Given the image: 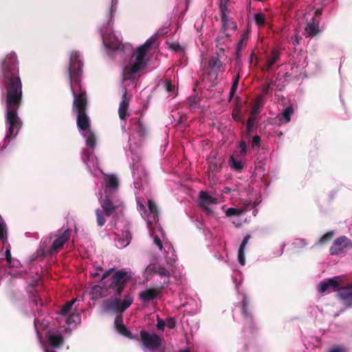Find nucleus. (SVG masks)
I'll return each mask as SVG.
<instances>
[{
    "instance_id": "39",
    "label": "nucleus",
    "mask_w": 352,
    "mask_h": 352,
    "mask_svg": "<svg viewBox=\"0 0 352 352\" xmlns=\"http://www.w3.org/2000/svg\"><path fill=\"white\" fill-rule=\"evenodd\" d=\"M115 241H116V245L118 248H123L129 245L127 241H125V239H124V237H122V236H120L119 235H117V236L115 239Z\"/></svg>"
},
{
    "instance_id": "46",
    "label": "nucleus",
    "mask_w": 352,
    "mask_h": 352,
    "mask_svg": "<svg viewBox=\"0 0 352 352\" xmlns=\"http://www.w3.org/2000/svg\"><path fill=\"white\" fill-rule=\"evenodd\" d=\"M91 153H92V151H91L89 149H87V148H85L83 150L82 159L85 163H86V164L87 163V162L89 160V157H90V155L91 154Z\"/></svg>"
},
{
    "instance_id": "26",
    "label": "nucleus",
    "mask_w": 352,
    "mask_h": 352,
    "mask_svg": "<svg viewBox=\"0 0 352 352\" xmlns=\"http://www.w3.org/2000/svg\"><path fill=\"white\" fill-rule=\"evenodd\" d=\"M50 344L54 348H59L64 343V338L61 334L50 335L48 338Z\"/></svg>"
},
{
    "instance_id": "49",
    "label": "nucleus",
    "mask_w": 352,
    "mask_h": 352,
    "mask_svg": "<svg viewBox=\"0 0 352 352\" xmlns=\"http://www.w3.org/2000/svg\"><path fill=\"white\" fill-rule=\"evenodd\" d=\"M260 107L258 104H254L250 111V116L256 118L257 115L259 113Z\"/></svg>"
},
{
    "instance_id": "22",
    "label": "nucleus",
    "mask_w": 352,
    "mask_h": 352,
    "mask_svg": "<svg viewBox=\"0 0 352 352\" xmlns=\"http://www.w3.org/2000/svg\"><path fill=\"white\" fill-rule=\"evenodd\" d=\"M250 238V234H247L243 238L238 251V261L241 265L245 264V249Z\"/></svg>"
},
{
    "instance_id": "64",
    "label": "nucleus",
    "mask_w": 352,
    "mask_h": 352,
    "mask_svg": "<svg viewBox=\"0 0 352 352\" xmlns=\"http://www.w3.org/2000/svg\"><path fill=\"white\" fill-rule=\"evenodd\" d=\"M175 262V260L174 258H168L166 260V263L168 265H173Z\"/></svg>"
},
{
    "instance_id": "8",
    "label": "nucleus",
    "mask_w": 352,
    "mask_h": 352,
    "mask_svg": "<svg viewBox=\"0 0 352 352\" xmlns=\"http://www.w3.org/2000/svg\"><path fill=\"white\" fill-rule=\"evenodd\" d=\"M218 204V199L212 197L208 192L200 191L198 197V205L207 214L212 213V208Z\"/></svg>"
},
{
    "instance_id": "5",
    "label": "nucleus",
    "mask_w": 352,
    "mask_h": 352,
    "mask_svg": "<svg viewBox=\"0 0 352 352\" xmlns=\"http://www.w3.org/2000/svg\"><path fill=\"white\" fill-rule=\"evenodd\" d=\"M220 69V58L218 53L212 56L204 67V80L211 83L212 87L219 84L218 76Z\"/></svg>"
},
{
    "instance_id": "33",
    "label": "nucleus",
    "mask_w": 352,
    "mask_h": 352,
    "mask_svg": "<svg viewBox=\"0 0 352 352\" xmlns=\"http://www.w3.org/2000/svg\"><path fill=\"white\" fill-rule=\"evenodd\" d=\"M307 245V242L305 239H296L292 243L293 248L299 250L304 248Z\"/></svg>"
},
{
    "instance_id": "36",
    "label": "nucleus",
    "mask_w": 352,
    "mask_h": 352,
    "mask_svg": "<svg viewBox=\"0 0 352 352\" xmlns=\"http://www.w3.org/2000/svg\"><path fill=\"white\" fill-rule=\"evenodd\" d=\"M157 38L155 36L150 37L146 41V42L141 46L145 51L148 52V51L151 49V47L155 43Z\"/></svg>"
},
{
    "instance_id": "40",
    "label": "nucleus",
    "mask_w": 352,
    "mask_h": 352,
    "mask_svg": "<svg viewBox=\"0 0 352 352\" xmlns=\"http://www.w3.org/2000/svg\"><path fill=\"white\" fill-rule=\"evenodd\" d=\"M248 300L245 298L242 300V313L245 318H252L251 314H250V313L248 312Z\"/></svg>"
},
{
    "instance_id": "45",
    "label": "nucleus",
    "mask_w": 352,
    "mask_h": 352,
    "mask_svg": "<svg viewBox=\"0 0 352 352\" xmlns=\"http://www.w3.org/2000/svg\"><path fill=\"white\" fill-rule=\"evenodd\" d=\"M238 84H239V80H238V78H236L232 83V86L230 91V100H231V98L235 94L237 87H238Z\"/></svg>"
},
{
    "instance_id": "23",
    "label": "nucleus",
    "mask_w": 352,
    "mask_h": 352,
    "mask_svg": "<svg viewBox=\"0 0 352 352\" xmlns=\"http://www.w3.org/2000/svg\"><path fill=\"white\" fill-rule=\"evenodd\" d=\"M82 135L86 139V144L92 150L96 146V138L95 133L91 130L82 131Z\"/></svg>"
},
{
    "instance_id": "32",
    "label": "nucleus",
    "mask_w": 352,
    "mask_h": 352,
    "mask_svg": "<svg viewBox=\"0 0 352 352\" xmlns=\"http://www.w3.org/2000/svg\"><path fill=\"white\" fill-rule=\"evenodd\" d=\"M76 301V298L73 299L72 300L67 302L62 307L61 309L60 310V314L61 315H63V316L67 315L70 312V311H71V309H72V307H73V305H74V302Z\"/></svg>"
},
{
    "instance_id": "12",
    "label": "nucleus",
    "mask_w": 352,
    "mask_h": 352,
    "mask_svg": "<svg viewBox=\"0 0 352 352\" xmlns=\"http://www.w3.org/2000/svg\"><path fill=\"white\" fill-rule=\"evenodd\" d=\"M100 206L102 211L107 217H111L113 214L116 210L120 206V204L118 201H113L109 197L106 195L104 199L101 201Z\"/></svg>"
},
{
    "instance_id": "51",
    "label": "nucleus",
    "mask_w": 352,
    "mask_h": 352,
    "mask_svg": "<svg viewBox=\"0 0 352 352\" xmlns=\"http://www.w3.org/2000/svg\"><path fill=\"white\" fill-rule=\"evenodd\" d=\"M328 352H346V349L340 346H334L329 349Z\"/></svg>"
},
{
    "instance_id": "35",
    "label": "nucleus",
    "mask_w": 352,
    "mask_h": 352,
    "mask_svg": "<svg viewBox=\"0 0 352 352\" xmlns=\"http://www.w3.org/2000/svg\"><path fill=\"white\" fill-rule=\"evenodd\" d=\"M104 212L98 208L96 210V219H97V224L98 226H100L102 227V226L104 225L105 222H106V220L104 217Z\"/></svg>"
},
{
    "instance_id": "14",
    "label": "nucleus",
    "mask_w": 352,
    "mask_h": 352,
    "mask_svg": "<svg viewBox=\"0 0 352 352\" xmlns=\"http://www.w3.org/2000/svg\"><path fill=\"white\" fill-rule=\"evenodd\" d=\"M131 95L127 94V91L125 89L124 92L122 97V100L120 102L118 108V115L121 120H125L127 116V111L129 109V101L131 100Z\"/></svg>"
},
{
    "instance_id": "55",
    "label": "nucleus",
    "mask_w": 352,
    "mask_h": 352,
    "mask_svg": "<svg viewBox=\"0 0 352 352\" xmlns=\"http://www.w3.org/2000/svg\"><path fill=\"white\" fill-rule=\"evenodd\" d=\"M122 237L125 239V241H127L129 244L130 243L132 239V236L129 230H126L122 233Z\"/></svg>"
},
{
    "instance_id": "25",
    "label": "nucleus",
    "mask_w": 352,
    "mask_h": 352,
    "mask_svg": "<svg viewBox=\"0 0 352 352\" xmlns=\"http://www.w3.org/2000/svg\"><path fill=\"white\" fill-rule=\"evenodd\" d=\"M250 207H252V204L250 202L248 204H246L241 209L230 208L226 211V214L227 217H231V216L238 217V216H240L241 214H243L245 211L250 210Z\"/></svg>"
},
{
    "instance_id": "56",
    "label": "nucleus",
    "mask_w": 352,
    "mask_h": 352,
    "mask_svg": "<svg viewBox=\"0 0 352 352\" xmlns=\"http://www.w3.org/2000/svg\"><path fill=\"white\" fill-rule=\"evenodd\" d=\"M114 270V268H110L108 270L105 271L104 273L102 275L100 280H103L108 278L112 274Z\"/></svg>"
},
{
    "instance_id": "47",
    "label": "nucleus",
    "mask_w": 352,
    "mask_h": 352,
    "mask_svg": "<svg viewBox=\"0 0 352 352\" xmlns=\"http://www.w3.org/2000/svg\"><path fill=\"white\" fill-rule=\"evenodd\" d=\"M169 48L175 52H179L182 50V47L179 43L177 42H172L168 43Z\"/></svg>"
},
{
    "instance_id": "17",
    "label": "nucleus",
    "mask_w": 352,
    "mask_h": 352,
    "mask_svg": "<svg viewBox=\"0 0 352 352\" xmlns=\"http://www.w3.org/2000/svg\"><path fill=\"white\" fill-rule=\"evenodd\" d=\"M142 69H143V68L141 67L131 63L129 65L125 66L123 69V80L126 81L135 78V74L140 72Z\"/></svg>"
},
{
    "instance_id": "3",
    "label": "nucleus",
    "mask_w": 352,
    "mask_h": 352,
    "mask_svg": "<svg viewBox=\"0 0 352 352\" xmlns=\"http://www.w3.org/2000/svg\"><path fill=\"white\" fill-rule=\"evenodd\" d=\"M83 63L79 52L72 51L69 56V63L67 68V76L70 89L72 94L86 92L82 88V76L83 74Z\"/></svg>"
},
{
    "instance_id": "62",
    "label": "nucleus",
    "mask_w": 352,
    "mask_h": 352,
    "mask_svg": "<svg viewBox=\"0 0 352 352\" xmlns=\"http://www.w3.org/2000/svg\"><path fill=\"white\" fill-rule=\"evenodd\" d=\"M322 10L321 8H318L315 11V14H314V17H316V18L319 19V16L322 14Z\"/></svg>"
},
{
    "instance_id": "13",
    "label": "nucleus",
    "mask_w": 352,
    "mask_h": 352,
    "mask_svg": "<svg viewBox=\"0 0 352 352\" xmlns=\"http://www.w3.org/2000/svg\"><path fill=\"white\" fill-rule=\"evenodd\" d=\"M340 276H335L331 278H329L327 280L320 282L318 286V291L321 293H324L327 291L333 292L340 288Z\"/></svg>"
},
{
    "instance_id": "57",
    "label": "nucleus",
    "mask_w": 352,
    "mask_h": 352,
    "mask_svg": "<svg viewBox=\"0 0 352 352\" xmlns=\"http://www.w3.org/2000/svg\"><path fill=\"white\" fill-rule=\"evenodd\" d=\"M154 243H155V244H156L158 246L160 250H162L163 245H162V243L160 239L159 238V236H155L154 237Z\"/></svg>"
},
{
    "instance_id": "29",
    "label": "nucleus",
    "mask_w": 352,
    "mask_h": 352,
    "mask_svg": "<svg viewBox=\"0 0 352 352\" xmlns=\"http://www.w3.org/2000/svg\"><path fill=\"white\" fill-rule=\"evenodd\" d=\"M219 172V167L217 166V163L214 162H209L208 167V178L214 180V177Z\"/></svg>"
},
{
    "instance_id": "15",
    "label": "nucleus",
    "mask_w": 352,
    "mask_h": 352,
    "mask_svg": "<svg viewBox=\"0 0 352 352\" xmlns=\"http://www.w3.org/2000/svg\"><path fill=\"white\" fill-rule=\"evenodd\" d=\"M164 286L162 285L156 289H148L141 292L139 294L140 300L144 302H150L155 299L161 293Z\"/></svg>"
},
{
    "instance_id": "48",
    "label": "nucleus",
    "mask_w": 352,
    "mask_h": 352,
    "mask_svg": "<svg viewBox=\"0 0 352 352\" xmlns=\"http://www.w3.org/2000/svg\"><path fill=\"white\" fill-rule=\"evenodd\" d=\"M166 324L169 329L175 328L176 324L175 319L173 317L168 318L166 320Z\"/></svg>"
},
{
    "instance_id": "58",
    "label": "nucleus",
    "mask_w": 352,
    "mask_h": 352,
    "mask_svg": "<svg viewBox=\"0 0 352 352\" xmlns=\"http://www.w3.org/2000/svg\"><path fill=\"white\" fill-rule=\"evenodd\" d=\"M166 90L168 92H171L174 89V86L171 84L170 81L167 80L165 82Z\"/></svg>"
},
{
    "instance_id": "37",
    "label": "nucleus",
    "mask_w": 352,
    "mask_h": 352,
    "mask_svg": "<svg viewBox=\"0 0 352 352\" xmlns=\"http://www.w3.org/2000/svg\"><path fill=\"white\" fill-rule=\"evenodd\" d=\"M43 305V302L42 299L40 296H38L37 294H33V298L31 301V306L32 309H34V307H36V310H38V307H42Z\"/></svg>"
},
{
    "instance_id": "18",
    "label": "nucleus",
    "mask_w": 352,
    "mask_h": 352,
    "mask_svg": "<svg viewBox=\"0 0 352 352\" xmlns=\"http://www.w3.org/2000/svg\"><path fill=\"white\" fill-rule=\"evenodd\" d=\"M320 19L313 17L305 27V33L307 36L313 37L320 32L319 29Z\"/></svg>"
},
{
    "instance_id": "10",
    "label": "nucleus",
    "mask_w": 352,
    "mask_h": 352,
    "mask_svg": "<svg viewBox=\"0 0 352 352\" xmlns=\"http://www.w3.org/2000/svg\"><path fill=\"white\" fill-rule=\"evenodd\" d=\"M337 296L346 307H352V283L340 287Z\"/></svg>"
},
{
    "instance_id": "61",
    "label": "nucleus",
    "mask_w": 352,
    "mask_h": 352,
    "mask_svg": "<svg viewBox=\"0 0 352 352\" xmlns=\"http://www.w3.org/2000/svg\"><path fill=\"white\" fill-rule=\"evenodd\" d=\"M108 17L109 18V20L107 22V25L110 27L111 25V21L113 19V14L111 12V10H109V12H108Z\"/></svg>"
},
{
    "instance_id": "20",
    "label": "nucleus",
    "mask_w": 352,
    "mask_h": 352,
    "mask_svg": "<svg viewBox=\"0 0 352 352\" xmlns=\"http://www.w3.org/2000/svg\"><path fill=\"white\" fill-rule=\"evenodd\" d=\"M280 52L276 49H272L270 55L267 57V60L262 67L263 71H268L270 68L280 59Z\"/></svg>"
},
{
    "instance_id": "1",
    "label": "nucleus",
    "mask_w": 352,
    "mask_h": 352,
    "mask_svg": "<svg viewBox=\"0 0 352 352\" xmlns=\"http://www.w3.org/2000/svg\"><path fill=\"white\" fill-rule=\"evenodd\" d=\"M0 84L6 109L5 144L16 138L22 126L18 110L23 102V83L20 77L19 61L13 52L8 53L1 62Z\"/></svg>"
},
{
    "instance_id": "7",
    "label": "nucleus",
    "mask_w": 352,
    "mask_h": 352,
    "mask_svg": "<svg viewBox=\"0 0 352 352\" xmlns=\"http://www.w3.org/2000/svg\"><path fill=\"white\" fill-rule=\"evenodd\" d=\"M140 336L144 346L150 351L157 350L162 344V338L155 333H150L142 329L140 332Z\"/></svg>"
},
{
    "instance_id": "30",
    "label": "nucleus",
    "mask_w": 352,
    "mask_h": 352,
    "mask_svg": "<svg viewBox=\"0 0 352 352\" xmlns=\"http://www.w3.org/2000/svg\"><path fill=\"white\" fill-rule=\"evenodd\" d=\"M294 113V109L292 107H287L280 116V121L288 123L291 120V116Z\"/></svg>"
},
{
    "instance_id": "34",
    "label": "nucleus",
    "mask_w": 352,
    "mask_h": 352,
    "mask_svg": "<svg viewBox=\"0 0 352 352\" xmlns=\"http://www.w3.org/2000/svg\"><path fill=\"white\" fill-rule=\"evenodd\" d=\"M0 239L3 242L8 240V232L6 224L4 221H0Z\"/></svg>"
},
{
    "instance_id": "21",
    "label": "nucleus",
    "mask_w": 352,
    "mask_h": 352,
    "mask_svg": "<svg viewBox=\"0 0 352 352\" xmlns=\"http://www.w3.org/2000/svg\"><path fill=\"white\" fill-rule=\"evenodd\" d=\"M147 52L142 49V47H138L132 56V58H135V62L133 63L144 69L146 65L144 58Z\"/></svg>"
},
{
    "instance_id": "43",
    "label": "nucleus",
    "mask_w": 352,
    "mask_h": 352,
    "mask_svg": "<svg viewBox=\"0 0 352 352\" xmlns=\"http://www.w3.org/2000/svg\"><path fill=\"white\" fill-rule=\"evenodd\" d=\"M333 236V232H328L326 234H324L320 239L319 242L320 243H325L329 241H330Z\"/></svg>"
},
{
    "instance_id": "16",
    "label": "nucleus",
    "mask_w": 352,
    "mask_h": 352,
    "mask_svg": "<svg viewBox=\"0 0 352 352\" xmlns=\"http://www.w3.org/2000/svg\"><path fill=\"white\" fill-rule=\"evenodd\" d=\"M226 6L221 5V22L223 23V29L225 31H235L237 27L236 23L232 19L229 18L226 14Z\"/></svg>"
},
{
    "instance_id": "52",
    "label": "nucleus",
    "mask_w": 352,
    "mask_h": 352,
    "mask_svg": "<svg viewBox=\"0 0 352 352\" xmlns=\"http://www.w3.org/2000/svg\"><path fill=\"white\" fill-rule=\"evenodd\" d=\"M239 148H240V154L241 155H244L246 153L247 151V144L245 142H241L239 144Z\"/></svg>"
},
{
    "instance_id": "53",
    "label": "nucleus",
    "mask_w": 352,
    "mask_h": 352,
    "mask_svg": "<svg viewBox=\"0 0 352 352\" xmlns=\"http://www.w3.org/2000/svg\"><path fill=\"white\" fill-rule=\"evenodd\" d=\"M260 143H261L260 136H258V135L254 136L252 138V147L259 146Z\"/></svg>"
},
{
    "instance_id": "41",
    "label": "nucleus",
    "mask_w": 352,
    "mask_h": 352,
    "mask_svg": "<svg viewBox=\"0 0 352 352\" xmlns=\"http://www.w3.org/2000/svg\"><path fill=\"white\" fill-rule=\"evenodd\" d=\"M254 19L256 24L259 26H262L265 24V15L262 13H256L254 15Z\"/></svg>"
},
{
    "instance_id": "4",
    "label": "nucleus",
    "mask_w": 352,
    "mask_h": 352,
    "mask_svg": "<svg viewBox=\"0 0 352 352\" xmlns=\"http://www.w3.org/2000/svg\"><path fill=\"white\" fill-rule=\"evenodd\" d=\"M74 102L72 111L77 114L76 124L80 131H85L90 129L91 121L87 113L88 99L87 92L72 94Z\"/></svg>"
},
{
    "instance_id": "27",
    "label": "nucleus",
    "mask_w": 352,
    "mask_h": 352,
    "mask_svg": "<svg viewBox=\"0 0 352 352\" xmlns=\"http://www.w3.org/2000/svg\"><path fill=\"white\" fill-rule=\"evenodd\" d=\"M148 207L149 212H150L151 215L152 216L153 221H158L159 210H158V207L156 205V204L154 201H153L152 200L149 199L148 201Z\"/></svg>"
},
{
    "instance_id": "63",
    "label": "nucleus",
    "mask_w": 352,
    "mask_h": 352,
    "mask_svg": "<svg viewBox=\"0 0 352 352\" xmlns=\"http://www.w3.org/2000/svg\"><path fill=\"white\" fill-rule=\"evenodd\" d=\"M232 117L235 121H239L241 119V116L239 113H232Z\"/></svg>"
},
{
    "instance_id": "60",
    "label": "nucleus",
    "mask_w": 352,
    "mask_h": 352,
    "mask_svg": "<svg viewBox=\"0 0 352 352\" xmlns=\"http://www.w3.org/2000/svg\"><path fill=\"white\" fill-rule=\"evenodd\" d=\"M125 337L128 338L129 339L135 340H139L140 339V336H138V334L133 335L131 331L130 335L126 336Z\"/></svg>"
},
{
    "instance_id": "2",
    "label": "nucleus",
    "mask_w": 352,
    "mask_h": 352,
    "mask_svg": "<svg viewBox=\"0 0 352 352\" xmlns=\"http://www.w3.org/2000/svg\"><path fill=\"white\" fill-rule=\"evenodd\" d=\"M131 278L132 272L124 268L118 270L112 274L109 280L110 283L108 288L113 293L115 298L106 302L107 310L114 313H122L131 305L133 298L130 294L125 295L122 301L120 299L124 289Z\"/></svg>"
},
{
    "instance_id": "24",
    "label": "nucleus",
    "mask_w": 352,
    "mask_h": 352,
    "mask_svg": "<svg viewBox=\"0 0 352 352\" xmlns=\"http://www.w3.org/2000/svg\"><path fill=\"white\" fill-rule=\"evenodd\" d=\"M114 325L118 332L121 335L126 336L130 335V331L123 324L121 316H117L114 321Z\"/></svg>"
},
{
    "instance_id": "11",
    "label": "nucleus",
    "mask_w": 352,
    "mask_h": 352,
    "mask_svg": "<svg viewBox=\"0 0 352 352\" xmlns=\"http://www.w3.org/2000/svg\"><path fill=\"white\" fill-rule=\"evenodd\" d=\"M146 270L153 274H157L161 277H166L167 280H164V285L168 286L170 280V272L163 265L157 263H151L148 265Z\"/></svg>"
},
{
    "instance_id": "38",
    "label": "nucleus",
    "mask_w": 352,
    "mask_h": 352,
    "mask_svg": "<svg viewBox=\"0 0 352 352\" xmlns=\"http://www.w3.org/2000/svg\"><path fill=\"white\" fill-rule=\"evenodd\" d=\"M256 118L250 116L247 121V133L250 134L252 133L256 122Z\"/></svg>"
},
{
    "instance_id": "59",
    "label": "nucleus",
    "mask_w": 352,
    "mask_h": 352,
    "mask_svg": "<svg viewBox=\"0 0 352 352\" xmlns=\"http://www.w3.org/2000/svg\"><path fill=\"white\" fill-rule=\"evenodd\" d=\"M46 255H49L47 253V250H45L44 249L38 250V256H40L41 259H43Z\"/></svg>"
},
{
    "instance_id": "19",
    "label": "nucleus",
    "mask_w": 352,
    "mask_h": 352,
    "mask_svg": "<svg viewBox=\"0 0 352 352\" xmlns=\"http://www.w3.org/2000/svg\"><path fill=\"white\" fill-rule=\"evenodd\" d=\"M105 193L111 192L118 190L119 187V181L115 175H109L105 177Z\"/></svg>"
},
{
    "instance_id": "50",
    "label": "nucleus",
    "mask_w": 352,
    "mask_h": 352,
    "mask_svg": "<svg viewBox=\"0 0 352 352\" xmlns=\"http://www.w3.org/2000/svg\"><path fill=\"white\" fill-rule=\"evenodd\" d=\"M157 329L159 331H164V327L166 326V322L162 319H161L159 316L157 317Z\"/></svg>"
},
{
    "instance_id": "9",
    "label": "nucleus",
    "mask_w": 352,
    "mask_h": 352,
    "mask_svg": "<svg viewBox=\"0 0 352 352\" xmlns=\"http://www.w3.org/2000/svg\"><path fill=\"white\" fill-rule=\"evenodd\" d=\"M352 248V241L345 236L338 237L329 249L331 255H338L344 253L346 250Z\"/></svg>"
},
{
    "instance_id": "54",
    "label": "nucleus",
    "mask_w": 352,
    "mask_h": 352,
    "mask_svg": "<svg viewBox=\"0 0 352 352\" xmlns=\"http://www.w3.org/2000/svg\"><path fill=\"white\" fill-rule=\"evenodd\" d=\"M5 257H6V260L7 261V263L8 265H11L12 264V256H11L10 250L8 249V248H7L6 250Z\"/></svg>"
},
{
    "instance_id": "42",
    "label": "nucleus",
    "mask_w": 352,
    "mask_h": 352,
    "mask_svg": "<svg viewBox=\"0 0 352 352\" xmlns=\"http://www.w3.org/2000/svg\"><path fill=\"white\" fill-rule=\"evenodd\" d=\"M248 39V33L245 32V33L243 34L240 41L238 43V46H237L238 51L241 50L243 48V45L246 44Z\"/></svg>"
},
{
    "instance_id": "31",
    "label": "nucleus",
    "mask_w": 352,
    "mask_h": 352,
    "mask_svg": "<svg viewBox=\"0 0 352 352\" xmlns=\"http://www.w3.org/2000/svg\"><path fill=\"white\" fill-rule=\"evenodd\" d=\"M229 165L230 167L237 171H240L243 168V164L241 160H236L234 155H231L230 158L229 159Z\"/></svg>"
},
{
    "instance_id": "6",
    "label": "nucleus",
    "mask_w": 352,
    "mask_h": 352,
    "mask_svg": "<svg viewBox=\"0 0 352 352\" xmlns=\"http://www.w3.org/2000/svg\"><path fill=\"white\" fill-rule=\"evenodd\" d=\"M71 233L72 231L69 228L65 230L59 229L54 234L55 239L50 248L47 250V253L50 256L58 253L70 239Z\"/></svg>"
},
{
    "instance_id": "44",
    "label": "nucleus",
    "mask_w": 352,
    "mask_h": 352,
    "mask_svg": "<svg viewBox=\"0 0 352 352\" xmlns=\"http://www.w3.org/2000/svg\"><path fill=\"white\" fill-rule=\"evenodd\" d=\"M135 126L137 131L140 133V135H144L146 133V128L140 120L137 121Z\"/></svg>"
},
{
    "instance_id": "28",
    "label": "nucleus",
    "mask_w": 352,
    "mask_h": 352,
    "mask_svg": "<svg viewBox=\"0 0 352 352\" xmlns=\"http://www.w3.org/2000/svg\"><path fill=\"white\" fill-rule=\"evenodd\" d=\"M188 107L192 111H196L199 108V98L197 94H193L188 99Z\"/></svg>"
}]
</instances>
